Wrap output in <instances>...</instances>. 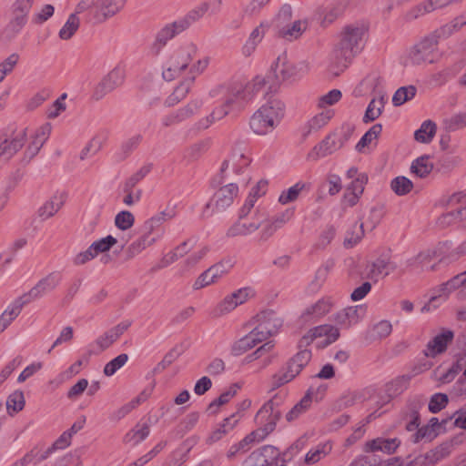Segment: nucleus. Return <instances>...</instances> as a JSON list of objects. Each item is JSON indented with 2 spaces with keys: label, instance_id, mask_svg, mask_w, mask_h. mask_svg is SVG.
Here are the masks:
<instances>
[{
  "label": "nucleus",
  "instance_id": "1",
  "mask_svg": "<svg viewBox=\"0 0 466 466\" xmlns=\"http://www.w3.org/2000/svg\"><path fill=\"white\" fill-rule=\"evenodd\" d=\"M367 28L360 24L343 26L332 51V64L343 71L363 49Z\"/></svg>",
  "mask_w": 466,
  "mask_h": 466
},
{
  "label": "nucleus",
  "instance_id": "2",
  "mask_svg": "<svg viewBox=\"0 0 466 466\" xmlns=\"http://www.w3.org/2000/svg\"><path fill=\"white\" fill-rule=\"evenodd\" d=\"M284 115V103L278 98H272L252 115L249 120L250 128L257 135H267L279 125Z\"/></svg>",
  "mask_w": 466,
  "mask_h": 466
},
{
  "label": "nucleus",
  "instance_id": "3",
  "mask_svg": "<svg viewBox=\"0 0 466 466\" xmlns=\"http://www.w3.org/2000/svg\"><path fill=\"white\" fill-rule=\"evenodd\" d=\"M436 206L447 209L437 218L438 227L442 228L451 225L466 227V190L442 197Z\"/></svg>",
  "mask_w": 466,
  "mask_h": 466
},
{
  "label": "nucleus",
  "instance_id": "4",
  "mask_svg": "<svg viewBox=\"0 0 466 466\" xmlns=\"http://www.w3.org/2000/svg\"><path fill=\"white\" fill-rule=\"evenodd\" d=\"M198 50V46L190 41L173 49L165 62L163 78L172 81L178 77L188 67Z\"/></svg>",
  "mask_w": 466,
  "mask_h": 466
},
{
  "label": "nucleus",
  "instance_id": "5",
  "mask_svg": "<svg viewBox=\"0 0 466 466\" xmlns=\"http://www.w3.org/2000/svg\"><path fill=\"white\" fill-rule=\"evenodd\" d=\"M286 397L285 392L276 393L257 412L255 420L262 435L268 436L275 430L277 422L282 415L281 407L286 400Z\"/></svg>",
  "mask_w": 466,
  "mask_h": 466
},
{
  "label": "nucleus",
  "instance_id": "6",
  "mask_svg": "<svg viewBox=\"0 0 466 466\" xmlns=\"http://www.w3.org/2000/svg\"><path fill=\"white\" fill-rule=\"evenodd\" d=\"M311 360V351L309 350H301L290 358L281 369L271 378V390L292 381L301 370L309 364Z\"/></svg>",
  "mask_w": 466,
  "mask_h": 466
},
{
  "label": "nucleus",
  "instance_id": "7",
  "mask_svg": "<svg viewBox=\"0 0 466 466\" xmlns=\"http://www.w3.org/2000/svg\"><path fill=\"white\" fill-rule=\"evenodd\" d=\"M61 281V275L57 272H52L41 279L28 292L18 297L22 303L28 305L33 301L38 300L46 294L54 290Z\"/></svg>",
  "mask_w": 466,
  "mask_h": 466
},
{
  "label": "nucleus",
  "instance_id": "8",
  "mask_svg": "<svg viewBox=\"0 0 466 466\" xmlns=\"http://www.w3.org/2000/svg\"><path fill=\"white\" fill-rule=\"evenodd\" d=\"M406 381L407 380L403 376L386 384L382 388L377 389L373 387V394H371V400L369 401H372L374 406L378 409L382 408L406 389Z\"/></svg>",
  "mask_w": 466,
  "mask_h": 466
},
{
  "label": "nucleus",
  "instance_id": "9",
  "mask_svg": "<svg viewBox=\"0 0 466 466\" xmlns=\"http://www.w3.org/2000/svg\"><path fill=\"white\" fill-rule=\"evenodd\" d=\"M347 139L346 135L342 137L339 136L336 132L331 133L311 149L307 158L310 161H317L319 158L331 155L339 149Z\"/></svg>",
  "mask_w": 466,
  "mask_h": 466
},
{
  "label": "nucleus",
  "instance_id": "10",
  "mask_svg": "<svg viewBox=\"0 0 466 466\" xmlns=\"http://www.w3.org/2000/svg\"><path fill=\"white\" fill-rule=\"evenodd\" d=\"M127 0H96V9H92V21L104 24L124 10Z\"/></svg>",
  "mask_w": 466,
  "mask_h": 466
},
{
  "label": "nucleus",
  "instance_id": "11",
  "mask_svg": "<svg viewBox=\"0 0 466 466\" xmlns=\"http://www.w3.org/2000/svg\"><path fill=\"white\" fill-rule=\"evenodd\" d=\"M264 86V79L256 77L244 86L234 87L228 97H233L234 104H237L238 106H243L259 95Z\"/></svg>",
  "mask_w": 466,
  "mask_h": 466
},
{
  "label": "nucleus",
  "instance_id": "12",
  "mask_svg": "<svg viewBox=\"0 0 466 466\" xmlns=\"http://www.w3.org/2000/svg\"><path fill=\"white\" fill-rule=\"evenodd\" d=\"M238 194V185L236 183H227L214 193L211 200L207 204L206 209L212 206L213 210L222 212L231 206Z\"/></svg>",
  "mask_w": 466,
  "mask_h": 466
},
{
  "label": "nucleus",
  "instance_id": "13",
  "mask_svg": "<svg viewBox=\"0 0 466 466\" xmlns=\"http://www.w3.org/2000/svg\"><path fill=\"white\" fill-rule=\"evenodd\" d=\"M274 73L277 78L282 80L295 79L303 75L308 66L304 63L294 64L289 61L287 55H280L274 64Z\"/></svg>",
  "mask_w": 466,
  "mask_h": 466
},
{
  "label": "nucleus",
  "instance_id": "14",
  "mask_svg": "<svg viewBox=\"0 0 466 466\" xmlns=\"http://www.w3.org/2000/svg\"><path fill=\"white\" fill-rule=\"evenodd\" d=\"M27 128L15 130L10 138L0 139V161L6 162L15 156L25 145Z\"/></svg>",
  "mask_w": 466,
  "mask_h": 466
},
{
  "label": "nucleus",
  "instance_id": "15",
  "mask_svg": "<svg viewBox=\"0 0 466 466\" xmlns=\"http://www.w3.org/2000/svg\"><path fill=\"white\" fill-rule=\"evenodd\" d=\"M184 31L185 29L178 20L166 24L156 34L155 40L150 47L152 54L158 56L168 41L172 40Z\"/></svg>",
  "mask_w": 466,
  "mask_h": 466
},
{
  "label": "nucleus",
  "instance_id": "16",
  "mask_svg": "<svg viewBox=\"0 0 466 466\" xmlns=\"http://www.w3.org/2000/svg\"><path fill=\"white\" fill-rule=\"evenodd\" d=\"M466 283V270L461 274H458L446 283L442 284L440 288L439 295L431 297L427 304L421 308V311H430L437 309L440 304L445 301L449 292L458 289L461 285Z\"/></svg>",
  "mask_w": 466,
  "mask_h": 466
},
{
  "label": "nucleus",
  "instance_id": "17",
  "mask_svg": "<svg viewBox=\"0 0 466 466\" xmlns=\"http://www.w3.org/2000/svg\"><path fill=\"white\" fill-rule=\"evenodd\" d=\"M437 43L438 41L433 35L422 39L413 46L410 53V58H411L414 64H420L422 62L432 63L435 59L434 51L436 50Z\"/></svg>",
  "mask_w": 466,
  "mask_h": 466
},
{
  "label": "nucleus",
  "instance_id": "18",
  "mask_svg": "<svg viewBox=\"0 0 466 466\" xmlns=\"http://www.w3.org/2000/svg\"><path fill=\"white\" fill-rule=\"evenodd\" d=\"M202 106L203 101L201 99H194L190 101L187 106L164 116L162 118V125L164 127H170L178 124L198 113Z\"/></svg>",
  "mask_w": 466,
  "mask_h": 466
},
{
  "label": "nucleus",
  "instance_id": "19",
  "mask_svg": "<svg viewBox=\"0 0 466 466\" xmlns=\"http://www.w3.org/2000/svg\"><path fill=\"white\" fill-rule=\"evenodd\" d=\"M366 313V308L363 305L345 308L336 313L334 320L343 328L349 329L359 323Z\"/></svg>",
  "mask_w": 466,
  "mask_h": 466
},
{
  "label": "nucleus",
  "instance_id": "20",
  "mask_svg": "<svg viewBox=\"0 0 466 466\" xmlns=\"http://www.w3.org/2000/svg\"><path fill=\"white\" fill-rule=\"evenodd\" d=\"M309 19H297L278 29V36L287 42L299 40L309 28Z\"/></svg>",
  "mask_w": 466,
  "mask_h": 466
},
{
  "label": "nucleus",
  "instance_id": "21",
  "mask_svg": "<svg viewBox=\"0 0 466 466\" xmlns=\"http://www.w3.org/2000/svg\"><path fill=\"white\" fill-rule=\"evenodd\" d=\"M132 321L126 319L111 328L104 334L99 336L95 344L98 347L99 351H104L108 349L115 341H116L125 331L131 326Z\"/></svg>",
  "mask_w": 466,
  "mask_h": 466
},
{
  "label": "nucleus",
  "instance_id": "22",
  "mask_svg": "<svg viewBox=\"0 0 466 466\" xmlns=\"http://www.w3.org/2000/svg\"><path fill=\"white\" fill-rule=\"evenodd\" d=\"M278 457V452L272 446H264L253 451L242 466H272Z\"/></svg>",
  "mask_w": 466,
  "mask_h": 466
},
{
  "label": "nucleus",
  "instance_id": "23",
  "mask_svg": "<svg viewBox=\"0 0 466 466\" xmlns=\"http://www.w3.org/2000/svg\"><path fill=\"white\" fill-rule=\"evenodd\" d=\"M249 163V158L247 157L243 152L234 151L230 159H226L223 161L220 167V173L218 177V183L223 184L227 182V176L225 173L230 165H232L235 172L239 174L242 168L248 167Z\"/></svg>",
  "mask_w": 466,
  "mask_h": 466
},
{
  "label": "nucleus",
  "instance_id": "24",
  "mask_svg": "<svg viewBox=\"0 0 466 466\" xmlns=\"http://www.w3.org/2000/svg\"><path fill=\"white\" fill-rule=\"evenodd\" d=\"M454 333L450 329H443L440 334L436 335L429 341L425 354L428 357H435L444 352L449 343L453 339Z\"/></svg>",
  "mask_w": 466,
  "mask_h": 466
},
{
  "label": "nucleus",
  "instance_id": "25",
  "mask_svg": "<svg viewBox=\"0 0 466 466\" xmlns=\"http://www.w3.org/2000/svg\"><path fill=\"white\" fill-rule=\"evenodd\" d=\"M257 326L271 337L275 335L282 326V320L273 310H265L257 315Z\"/></svg>",
  "mask_w": 466,
  "mask_h": 466
},
{
  "label": "nucleus",
  "instance_id": "26",
  "mask_svg": "<svg viewBox=\"0 0 466 466\" xmlns=\"http://www.w3.org/2000/svg\"><path fill=\"white\" fill-rule=\"evenodd\" d=\"M268 27V25L266 22H261L250 32L241 48L244 56L248 57L255 52L258 46L262 42Z\"/></svg>",
  "mask_w": 466,
  "mask_h": 466
},
{
  "label": "nucleus",
  "instance_id": "27",
  "mask_svg": "<svg viewBox=\"0 0 466 466\" xmlns=\"http://www.w3.org/2000/svg\"><path fill=\"white\" fill-rule=\"evenodd\" d=\"M400 444V441L397 438H376L366 441L362 450L365 452L382 451L386 454H391L397 450Z\"/></svg>",
  "mask_w": 466,
  "mask_h": 466
},
{
  "label": "nucleus",
  "instance_id": "28",
  "mask_svg": "<svg viewBox=\"0 0 466 466\" xmlns=\"http://www.w3.org/2000/svg\"><path fill=\"white\" fill-rule=\"evenodd\" d=\"M66 195L63 192L53 195L37 210V215L42 220L53 217L64 205Z\"/></svg>",
  "mask_w": 466,
  "mask_h": 466
},
{
  "label": "nucleus",
  "instance_id": "29",
  "mask_svg": "<svg viewBox=\"0 0 466 466\" xmlns=\"http://www.w3.org/2000/svg\"><path fill=\"white\" fill-rule=\"evenodd\" d=\"M436 258V251L427 249L420 252L414 258L413 261V268L418 270H436L438 269V266L440 264H444V262H440V258L438 261L433 262Z\"/></svg>",
  "mask_w": 466,
  "mask_h": 466
},
{
  "label": "nucleus",
  "instance_id": "30",
  "mask_svg": "<svg viewBox=\"0 0 466 466\" xmlns=\"http://www.w3.org/2000/svg\"><path fill=\"white\" fill-rule=\"evenodd\" d=\"M451 244V242L446 241L440 246V262H444L445 265H449L466 255V240L450 250Z\"/></svg>",
  "mask_w": 466,
  "mask_h": 466
},
{
  "label": "nucleus",
  "instance_id": "31",
  "mask_svg": "<svg viewBox=\"0 0 466 466\" xmlns=\"http://www.w3.org/2000/svg\"><path fill=\"white\" fill-rule=\"evenodd\" d=\"M195 82V76H189L182 80L174 89L173 93L166 99V106H173L179 103L190 91Z\"/></svg>",
  "mask_w": 466,
  "mask_h": 466
},
{
  "label": "nucleus",
  "instance_id": "32",
  "mask_svg": "<svg viewBox=\"0 0 466 466\" xmlns=\"http://www.w3.org/2000/svg\"><path fill=\"white\" fill-rule=\"evenodd\" d=\"M176 216L174 208H167L145 221L144 231L149 236L153 234L163 223L172 219Z\"/></svg>",
  "mask_w": 466,
  "mask_h": 466
},
{
  "label": "nucleus",
  "instance_id": "33",
  "mask_svg": "<svg viewBox=\"0 0 466 466\" xmlns=\"http://www.w3.org/2000/svg\"><path fill=\"white\" fill-rule=\"evenodd\" d=\"M266 435H262V432L257 429L252 431L250 434L247 435L243 440H241L238 443L232 445L227 452V457L228 459H232L238 453H244L249 448L248 445L255 441H262Z\"/></svg>",
  "mask_w": 466,
  "mask_h": 466
},
{
  "label": "nucleus",
  "instance_id": "34",
  "mask_svg": "<svg viewBox=\"0 0 466 466\" xmlns=\"http://www.w3.org/2000/svg\"><path fill=\"white\" fill-rule=\"evenodd\" d=\"M25 305L16 298L0 316V333H2L21 313Z\"/></svg>",
  "mask_w": 466,
  "mask_h": 466
},
{
  "label": "nucleus",
  "instance_id": "35",
  "mask_svg": "<svg viewBox=\"0 0 466 466\" xmlns=\"http://www.w3.org/2000/svg\"><path fill=\"white\" fill-rule=\"evenodd\" d=\"M310 183L299 181L292 187H289L286 190H283L281 194L279 197V202L281 205H287L292 202H295L299 199V195L303 191H309L310 189Z\"/></svg>",
  "mask_w": 466,
  "mask_h": 466
},
{
  "label": "nucleus",
  "instance_id": "36",
  "mask_svg": "<svg viewBox=\"0 0 466 466\" xmlns=\"http://www.w3.org/2000/svg\"><path fill=\"white\" fill-rule=\"evenodd\" d=\"M466 25V13L455 17L450 23H447L438 28L433 36L438 40L440 38H448L454 33L458 32L462 26Z\"/></svg>",
  "mask_w": 466,
  "mask_h": 466
},
{
  "label": "nucleus",
  "instance_id": "37",
  "mask_svg": "<svg viewBox=\"0 0 466 466\" xmlns=\"http://www.w3.org/2000/svg\"><path fill=\"white\" fill-rule=\"evenodd\" d=\"M441 428V425L439 422L438 419L432 418L430 420L428 425L423 426L417 431V432L413 436V441L415 443H418L420 441H431L438 435Z\"/></svg>",
  "mask_w": 466,
  "mask_h": 466
},
{
  "label": "nucleus",
  "instance_id": "38",
  "mask_svg": "<svg viewBox=\"0 0 466 466\" xmlns=\"http://www.w3.org/2000/svg\"><path fill=\"white\" fill-rule=\"evenodd\" d=\"M392 331V325L389 320L383 319L374 324L366 333L369 341L381 340Z\"/></svg>",
  "mask_w": 466,
  "mask_h": 466
},
{
  "label": "nucleus",
  "instance_id": "39",
  "mask_svg": "<svg viewBox=\"0 0 466 466\" xmlns=\"http://www.w3.org/2000/svg\"><path fill=\"white\" fill-rule=\"evenodd\" d=\"M333 305L332 300L329 298H323L316 302L314 305L307 308L303 313V318L306 320L311 319H318L327 314Z\"/></svg>",
  "mask_w": 466,
  "mask_h": 466
},
{
  "label": "nucleus",
  "instance_id": "40",
  "mask_svg": "<svg viewBox=\"0 0 466 466\" xmlns=\"http://www.w3.org/2000/svg\"><path fill=\"white\" fill-rule=\"evenodd\" d=\"M437 132V125L428 119L422 122L420 128L414 132V139L422 144H429L432 141Z\"/></svg>",
  "mask_w": 466,
  "mask_h": 466
},
{
  "label": "nucleus",
  "instance_id": "41",
  "mask_svg": "<svg viewBox=\"0 0 466 466\" xmlns=\"http://www.w3.org/2000/svg\"><path fill=\"white\" fill-rule=\"evenodd\" d=\"M161 236L162 235L150 237L144 231V234L132 244H130V246L127 248V253L129 258L135 257L142 250H144L147 247H149L156 243L161 238Z\"/></svg>",
  "mask_w": 466,
  "mask_h": 466
},
{
  "label": "nucleus",
  "instance_id": "42",
  "mask_svg": "<svg viewBox=\"0 0 466 466\" xmlns=\"http://www.w3.org/2000/svg\"><path fill=\"white\" fill-rule=\"evenodd\" d=\"M209 9V4L204 2L200 4L196 8L190 10L186 15L178 18L177 20L183 26L185 30H187L192 24L198 21Z\"/></svg>",
  "mask_w": 466,
  "mask_h": 466
},
{
  "label": "nucleus",
  "instance_id": "43",
  "mask_svg": "<svg viewBox=\"0 0 466 466\" xmlns=\"http://www.w3.org/2000/svg\"><path fill=\"white\" fill-rule=\"evenodd\" d=\"M26 24V18L24 15H15L1 34L2 38L6 41H12Z\"/></svg>",
  "mask_w": 466,
  "mask_h": 466
},
{
  "label": "nucleus",
  "instance_id": "44",
  "mask_svg": "<svg viewBox=\"0 0 466 466\" xmlns=\"http://www.w3.org/2000/svg\"><path fill=\"white\" fill-rule=\"evenodd\" d=\"M410 169L416 177H426L432 171L433 163L429 156H421L412 162Z\"/></svg>",
  "mask_w": 466,
  "mask_h": 466
},
{
  "label": "nucleus",
  "instance_id": "45",
  "mask_svg": "<svg viewBox=\"0 0 466 466\" xmlns=\"http://www.w3.org/2000/svg\"><path fill=\"white\" fill-rule=\"evenodd\" d=\"M452 3H454L453 0H427L415 7L412 11V15L417 18L436 9L443 8Z\"/></svg>",
  "mask_w": 466,
  "mask_h": 466
},
{
  "label": "nucleus",
  "instance_id": "46",
  "mask_svg": "<svg viewBox=\"0 0 466 466\" xmlns=\"http://www.w3.org/2000/svg\"><path fill=\"white\" fill-rule=\"evenodd\" d=\"M208 251V248L207 247H202L189 255L181 265L179 269L180 275L183 276L189 273L205 258Z\"/></svg>",
  "mask_w": 466,
  "mask_h": 466
},
{
  "label": "nucleus",
  "instance_id": "47",
  "mask_svg": "<svg viewBox=\"0 0 466 466\" xmlns=\"http://www.w3.org/2000/svg\"><path fill=\"white\" fill-rule=\"evenodd\" d=\"M150 432V428L147 423H138L131 431H129L124 437V442L137 444L144 441Z\"/></svg>",
  "mask_w": 466,
  "mask_h": 466
},
{
  "label": "nucleus",
  "instance_id": "48",
  "mask_svg": "<svg viewBox=\"0 0 466 466\" xmlns=\"http://www.w3.org/2000/svg\"><path fill=\"white\" fill-rule=\"evenodd\" d=\"M371 394H373V387H367L363 390L348 393L343 396L341 400L345 407H350L355 403L371 400Z\"/></svg>",
  "mask_w": 466,
  "mask_h": 466
},
{
  "label": "nucleus",
  "instance_id": "49",
  "mask_svg": "<svg viewBox=\"0 0 466 466\" xmlns=\"http://www.w3.org/2000/svg\"><path fill=\"white\" fill-rule=\"evenodd\" d=\"M260 225V222L244 223L238 221L228 229L227 235L232 238L238 236H248L258 230Z\"/></svg>",
  "mask_w": 466,
  "mask_h": 466
},
{
  "label": "nucleus",
  "instance_id": "50",
  "mask_svg": "<svg viewBox=\"0 0 466 466\" xmlns=\"http://www.w3.org/2000/svg\"><path fill=\"white\" fill-rule=\"evenodd\" d=\"M385 95L381 94L380 95L379 98L374 97L370 104L368 105V107L366 109L363 120L364 122H370L377 119L381 112L382 108L384 107L385 103Z\"/></svg>",
  "mask_w": 466,
  "mask_h": 466
},
{
  "label": "nucleus",
  "instance_id": "51",
  "mask_svg": "<svg viewBox=\"0 0 466 466\" xmlns=\"http://www.w3.org/2000/svg\"><path fill=\"white\" fill-rule=\"evenodd\" d=\"M142 136L137 134L124 141L116 154L118 161L126 159L141 143Z\"/></svg>",
  "mask_w": 466,
  "mask_h": 466
},
{
  "label": "nucleus",
  "instance_id": "52",
  "mask_svg": "<svg viewBox=\"0 0 466 466\" xmlns=\"http://www.w3.org/2000/svg\"><path fill=\"white\" fill-rule=\"evenodd\" d=\"M25 400L22 390H15L6 400V410L10 416H14L25 407Z\"/></svg>",
  "mask_w": 466,
  "mask_h": 466
},
{
  "label": "nucleus",
  "instance_id": "53",
  "mask_svg": "<svg viewBox=\"0 0 466 466\" xmlns=\"http://www.w3.org/2000/svg\"><path fill=\"white\" fill-rule=\"evenodd\" d=\"M346 4L339 2L328 7L323 15V18L320 22L321 26L327 27L331 25L336 19H338L345 11Z\"/></svg>",
  "mask_w": 466,
  "mask_h": 466
},
{
  "label": "nucleus",
  "instance_id": "54",
  "mask_svg": "<svg viewBox=\"0 0 466 466\" xmlns=\"http://www.w3.org/2000/svg\"><path fill=\"white\" fill-rule=\"evenodd\" d=\"M364 236L363 223H355L350 230L347 231L343 245L347 248H353Z\"/></svg>",
  "mask_w": 466,
  "mask_h": 466
},
{
  "label": "nucleus",
  "instance_id": "55",
  "mask_svg": "<svg viewBox=\"0 0 466 466\" xmlns=\"http://www.w3.org/2000/svg\"><path fill=\"white\" fill-rule=\"evenodd\" d=\"M80 26V19L76 14H71L59 31V37L63 40L70 39Z\"/></svg>",
  "mask_w": 466,
  "mask_h": 466
},
{
  "label": "nucleus",
  "instance_id": "56",
  "mask_svg": "<svg viewBox=\"0 0 466 466\" xmlns=\"http://www.w3.org/2000/svg\"><path fill=\"white\" fill-rule=\"evenodd\" d=\"M333 114L330 110L323 111L313 116L307 125V133L309 135L312 132H317L322 128L331 119Z\"/></svg>",
  "mask_w": 466,
  "mask_h": 466
},
{
  "label": "nucleus",
  "instance_id": "57",
  "mask_svg": "<svg viewBox=\"0 0 466 466\" xmlns=\"http://www.w3.org/2000/svg\"><path fill=\"white\" fill-rule=\"evenodd\" d=\"M311 403V396L310 393L308 392L297 404L293 406V408L286 414V419L288 421H292L296 420L300 414L305 412L310 406Z\"/></svg>",
  "mask_w": 466,
  "mask_h": 466
},
{
  "label": "nucleus",
  "instance_id": "58",
  "mask_svg": "<svg viewBox=\"0 0 466 466\" xmlns=\"http://www.w3.org/2000/svg\"><path fill=\"white\" fill-rule=\"evenodd\" d=\"M117 240L111 235L102 238L96 241H94L89 247L92 249L94 255L96 257L100 253H105L116 244Z\"/></svg>",
  "mask_w": 466,
  "mask_h": 466
},
{
  "label": "nucleus",
  "instance_id": "59",
  "mask_svg": "<svg viewBox=\"0 0 466 466\" xmlns=\"http://www.w3.org/2000/svg\"><path fill=\"white\" fill-rule=\"evenodd\" d=\"M271 0H250L242 8V15L244 17H252L258 15L264 7H266Z\"/></svg>",
  "mask_w": 466,
  "mask_h": 466
},
{
  "label": "nucleus",
  "instance_id": "60",
  "mask_svg": "<svg viewBox=\"0 0 466 466\" xmlns=\"http://www.w3.org/2000/svg\"><path fill=\"white\" fill-rule=\"evenodd\" d=\"M238 386L236 384L230 386V388L223 392L218 399L214 400L208 407V410L215 413L217 409L229 401L237 393Z\"/></svg>",
  "mask_w": 466,
  "mask_h": 466
},
{
  "label": "nucleus",
  "instance_id": "61",
  "mask_svg": "<svg viewBox=\"0 0 466 466\" xmlns=\"http://www.w3.org/2000/svg\"><path fill=\"white\" fill-rule=\"evenodd\" d=\"M134 223L135 217L130 211H120L115 217V226L122 231L127 230L130 228H132Z\"/></svg>",
  "mask_w": 466,
  "mask_h": 466
},
{
  "label": "nucleus",
  "instance_id": "62",
  "mask_svg": "<svg viewBox=\"0 0 466 466\" xmlns=\"http://www.w3.org/2000/svg\"><path fill=\"white\" fill-rule=\"evenodd\" d=\"M254 339H253L252 336L249 335V333L247 334L246 336H244L243 338H241L233 344L232 353L238 356L251 350L257 345Z\"/></svg>",
  "mask_w": 466,
  "mask_h": 466
},
{
  "label": "nucleus",
  "instance_id": "63",
  "mask_svg": "<svg viewBox=\"0 0 466 466\" xmlns=\"http://www.w3.org/2000/svg\"><path fill=\"white\" fill-rule=\"evenodd\" d=\"M128 360V355L122 353L115 359L107 362L104 368V374L106 376H113L118 370H120Z\"/></svg>",
  "mask_w": 466,
  "mask_h": 466
},
{
  "label": "nucleus",
  "instance_id": "64",
  "mask_svg": "<svg viewBox=\"0 0 466 466\" xmlns=\"http://www.w3.org/2000/svg\"><path fill=\"white\" fill-rule=\"evenodd\" d=\"M466 366V356L461 357L456 363L440 377V381L448 383L454 380L456 374Z\"/></svg>",
  "mask_w": 466,
  "mask_h": 466
}]
</instances>
